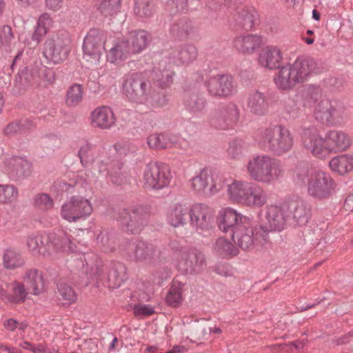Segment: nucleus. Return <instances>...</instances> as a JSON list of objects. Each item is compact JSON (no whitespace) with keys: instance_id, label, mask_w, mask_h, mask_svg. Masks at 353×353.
Listing matches in <instances>:
<instances>
[{"instance_id":"obj_15","label":"nucleus","mask_w":353,"mask_h":353,"mask_svg":"<svg viewBox=\"0 0 353 353\" xmlns=\"http://www.w3.org/2000/svg\"><path fill=\"white\" fill-rule=\"evenodd\" d=\"M190 225L197 233L206 236L210 234L213 219L210 208L203 204L196 203L189 210Z\"/></svg>"},{"instance_id":"obj_27","label":"nucleus","mask_w":353,"mask_h":353,"mask_svg":"<svg viewBox=\"0 0 353 353\" xmlns=\"http://www.w3.org/2000/svg\"><path fill=\"white\" fill-rule=\"evenodd\" d=\"M243 218H248L232 208H225L219 212L217 219L219 228L223 232L235 229L238 225L243 223Z\"/></svg>"},{"instance_id":"obj_5","label":"nucleus","mask_w":353,"mask_h":353,"mask_svg":"<svg viewBox=\"0 0 353 353\" xmlns=\"http://www.w3.org/2000/svg\"><path fill=\"white\" fill-rule=\"evenodd\" d=\"M256 142L261 149L281 156L292 149L294 138L285 127L274 125L261 129L256 137Z\"/></svg>"},{"instance_id":"obj_14","label":"nucleus","mask_w":353,"mask_h":353,"mask_svg":"<svg viewBox=\"0 0 353 353\" xmlns=\"http://www.w3.org/2000/svg\"><path fill=\"white\" fill-rule=\"evenodd\" d=\"M205 87L210 95L220 98L230 97L237 91L236 83L228 74L210 77L205 81Z\"/></svg>"},{"instance_id":"obj_29","label":"nucleus","mask_w":353,"mask_h":353,"mask_svg":"<svg viewBox=\"0 0 353 353\" xmlns=\"http://www.w3.org/2000/svg\"><path fill=\"white\" fill-rule=\"evenodd\" d=\"M267 201L265 191L260 185L252 182L241 204L250 208H261Z\"/></svg>"},{"instance_id":"obj_25","label":"nucleus","mask_w":353,"mask_h":353,"mask_svg":"<svg viewBox=\"0 0 353 353\" xmlns=\"http://www.w3.org/2000/svg\"><path fill=\"white\" fill-rule=\"evenodd\" d=\"M116 117L112 109L106 105L96 108L90 114V122L94 128L108 130L116 123Z\"/></svg>"},{"instance_id":"obj_50","label":"nucleus","mask_w":353,"mask_h":353,"mask_svg":"<svg viewBox=\"0 0 353 353\" xmlns=\"http://www.w3.org/2000/svg\"><path fill=\"white\" fill-rule=\"evenodd\" d=\"M134 13L140 18H149L152 15V6L146 0L136 2Z\"/></svg>"},{"instance_id":"obj_24","label":"nucleus","mask_w":353,"mask_h":353,"mask_svg":"<svg viewBox=\"0 0 353 353\" xmlns=\"http://www.w3.org/2000/svg\"><path fill=\"white\" fill-rule=\"evenodd\" d=\"M312 111L315 118L321 122L331 123L342 118L341 110L325 99L319 101Z\"/></svg>"},{"instance_id":"obj_40","label":"nucleus","mask_w":353,"mask_h":353,"mask_svg":"<svg viewBox=\"0 0 353 353\" xmlns=\"http://www.w3.org/2000/svg\"><path fill=\"white\" fill-rule=\"evenodd\" d=\"M85 263H83L82 270L88 279L93 280L100 275L101 262L96 256L92 258L90 255L84 256Z\"/></svg>"},{"instance_id":"obj_12","label":"nucleus","mask_w":353,"mask_h":353,"mask_svg":"<svg viewBox=\"0 0 353 353\" xmlns=\"http://www.w3.org/2000/svg\"><path fill=\"white\" fill-rule=\"evenodd\" d=\"M171 178L168 168L157 162L148 163L143 172L144 185L150 189L159 190L168 186Z\"/></svg>"},{"instance_id":"obj_28","label":"nucleus","mask_w":353,"mask_h":353,"mask_svg":"<svg viewBox=\"0 0 353 353\" xmlns=\"http://www.w3.org/2000/svg\"><path fill=\"white\" fill-rule=\"evenodd\" d=\"M263 45V39L257 34H241L233 40L234 48L239 52L251 54Z\"/></svg>"},{"instance_id":"obj_43","label":"nucleus","mask_w":353,"mask_h":353,"mask_svg":"<svg viewBox=\"0 0 353 353\" xmlns=\"http://www.w3.org/2000/svg\"><path fill=\"white\" fill-rule=\"evenodd\" d=\"M83 90L80 84L71 85L65 95V103L70 107L78 105L83 99Z\"/></svg>"},{"instance_id":"obj_19","label":"nucleus","mask_w":353,"mask_h":353,"mask_svg":"<svg viewBox=\"0 0 353 353\" xmlns=\"http://www.w3.org/2000/svg\"><path fill=\"white\" fill-rule=\"evenodd\" d=\"M265 225H261L260 229L265 232L266 236L269 232L282 230L288 221L283 203L268 206L265 212Z\"/></svg>"},{"instance_id":"obj_6","label":"nucleus","mask_w":353,"mask_h":353,"mask_svg":"<svg viewBox=\"0 0 353 353\" xmlns=\"http://www.w3.org/2000/svg\"><path fill=\"white\" fill-rule=\"evenodd\" d=\"M245 168L251 179L268 185L274 183L283 174L279 162L266 154H256L251 157L247 161Z\"/></svg>"},{"instance_id":"obj_34","label":"nucleus","mask_w":353,"mask_h":353,"mask_svg":"<svg viewBox=\"0 0 353 353\" xmlns=\"http://www.w3.org/2000/svg\"><path fill=\"white\" fill-rule=\"evenodd\" d=\"M23 283L26 290L33 294L40 293L44 288L42 274L35 269H30L26 272Z\"/></svg>"},{"instance_id":"obj_45","label":"nucleus","mask_w":353,"mask_h":353,"mask_svg":"<svg viewBox=\"0 0 353 353\" xmlns=\"http://www.w3.org/2000/svg\"><path fill=\"white\" fill-rule=\"evenodd\" d=\"M18 196V190L13 185H0V203H10Z\"/></svg>"},{"instance_id":"obj_56","label":"nucleus","mask_w":353,"mask_h":353,"mask_svg":"<svg viewBox=\"0 0 353 353\" xmlns=\"http://www.w3.org/2000/svg\"><path fill=\"white\" fill-rule=\"evenodd\" d=\"M173 72L169 69L160 70L157 74L156 82L161 88L170 86L172 83Z\"/></svg>"},{"instance_id":"obj_9","label":"nucleus","mask_w":353,"mask_h":353,"mask_svg":"<svg viewBox=\"0 0 353 353\" xmlns=\"http://www.w3.org/2000/svg\"><path fill=\"white\" fill-rule=\"evenodd\" d=\"M221 174L203 169L189 181V187L196 194L212 196L221 192Z\"/></svg>"},{"instance_id":"obj_26","label":"nucleus","mask_w":353,"mask_h":353,"mask_svg":"<svg viewBox=\"0 0 353 353\" xmlns=\"http://www.w3.org/2000/svg\"><path fill=\"white\" fill-rule=\"evenodd\" d=\"M126 250L136 260L145 263H151L157 252L152 244L143 241L130 242Z\"/></svg>"},{"instance_id":"obj_31","label":"nucleus","mask_w":353,"mask_h":353,"mask_svg":"<svg viewBox=\"0 0 353 353\" xmlns=\"http://www.w3.org/2000/svg\"><path fill=\"white\" fill-rule=\"evenodd\" d=\"M179 141V137L170 132L151 134L147 140L149 148L152 149H164L174 146Z\"/></svg>"},{"instance_id":"obj_55","label":"nucleus","mask_w":353,"mask_h":353,"mask_svg":"<svg viewBox=\"0 0 353 353\" xmlns=\"http://www.w3.org/2000/svg\"><path fill=\"white\" fill-rule=\"evenodd\" d=\"M58 292L62 299L68 303L76 300L77 296L74 290L65 283H59L58 284Z\"/></svg>"},{"instance_id":"obj_58","label":"nucleus","mask_w":353,"mask_h":353,"mask_svg":"<svg viewBox=\"0 0 353 353\" xmlns=\"http://www.w3.org/2000/svg\"><path fill=\"white\" fill-rule=\"evenodd\" d=\"M134 313L137 316H145L154 312V307L150 305L137 304L134 307Z\"/></svg>"},{"instance_id":"obj_35","label":"nucleus","mask_w":353,"mask_h":353,"mask_svg":"<svg viewBox=\"0 0 353 353\" xmlns=\"http://www.w3.org/2000/svg\"><path fill=\"white\" fill-rule=\"evenodd\" d=\"M53 23V19L49 14L43 13L41 14L37 20L32 39L37 43H40L52 28Z\"/></svg>"},{"instance_id":"obj_44","label":"nucleus","mask_w":353,"mask_h":353,"mask_svg":"<svg viewBox=\"0 0 353 353\" xmlns=\"http://www.w3.org/2000/svg\"><path fill=\"white\" fill-rule=\"evenodd\" d=\"M3 265L7 269H14L23 265L20 254L13 250H6L3 256Z\"/></svg>"},{"instance_id":"obj_3","label":"nucleus","mask_w":353,"mask_h":353,"mask_svg":"<svg viewBox=\"0 0 353 353\" xmlns=\"http://www.w3.org/2000/svg\"><path fill=\"white\" fill-rule=\"evenodd\" d=\"M293 178L298 185H305L307 194L316 199H328L336 190V182L328 172L322 170L309 169L303 163L296 166Z\"/></svg>"},{"instance_id":"obj_53","label":"nucleus","mask_w":353,"mask_h":353,"mask_svg":"<svg viewBox=\"0 0 353 353\" xmlns=\"http://www.w3.org/2000/svg\"><path fill=\"white\" fill-rule=\"evenodd\" d=\"M245 148V143L242 140H234L230 142L227 153L232 159H239L243 155Z\"/></svg>"},{"instance_id":"obj_38","label":"nucleus","mask_w":353,"mask_h":353,"mask_svg":"<svg viewBox=\"0 0 353 353\" xmlns=\"http://www.w3.org/2000/svg\"><path fill=\"white\" fill-rule=\"evenodd\" d=\"M248 106L253 113L259 115L263 114L268 108L265 95L258 91L252 93L248 98Z\"/></svg>"},{"instance_id":"obj_22","label":"nucleus","mask_w":353,"mask_h":353,"mask_svg":"<svg viewBox=\"0 0 353 353\" xmlns=\"http://www.w3.org/2000/svg\"><path fill=\"white\" fill-rule=\"evenodd\" d=\"M70 52L68 40L63 41L48 39L44 43L43 54L50 61L54 63L65 60Z\"/></svg>"},{"instance_id":"obj_36","label":"nucleus","mask_w":353,"mask_h":353,"mask_svg":"<svg viewBox=\"0 0 353 353\" xmlns=\"http://www.w3.org/2000/svg\"><path fill=\"white\" fill-rule=\"evenodd\" d=\"M189 212L188 207L182 204H176L172 207L167 214L168 223L176 228L184 225L187 214Z\"/></svg>"},{"instance_id":"obj_51","label":"nucleus","mask_w":353,"mask_h":353,"mask_svg":"<svg viewBox=\"0 0 353 353\" xmlns=\"http://www.w3.org/2000/svg\"><path fill=\"white\" fill-rule=\"evenodd\" d=\"M32 203L34 207L44 210L52 208L54 204L53 200L45 193L35 195L32 199Z\"/></svg>"},{"instance_id":"obj_7","label":"nucleus","mask_w":353,"mask_h":353,"mask_svg":"<svg viewBox=\"0 0 353 353\" xmlns=\"http://www.w3.org/2000/svg\"><path fill=\"white\" fill-rule=\"evenodd\" d=\"M121 90L128 100L139 104L147 103L152 94L150 81L144 74L139 72L125 75Z\"/></svg>"},{"instance_id":"obj_42","label":"nucleus","mask_w":353,"mask_h":353,"mask_svg":"<svg viewBox=\"0 0 353 353\" xmlns=\"http://www.w3.org/2000/svg\"><path fill=\"white\" fill-rule=\"evenodd\" d=\"M184 285L181 283H174L166 296V303L173 307H177L183 302Z\"/></svg>"},{"instance_id":"obj_11","label":"nucleus","mask_w":353,"mask_h":353,"mask_svg":"<svg viewBox=\"0 0 353 353\" xmlns=\"http://www.w3.org/2000/svg\"><path fill=\"white\" fill-rule=\"evenodd\" d=\"M175 265L183 274H196L205 268V259L200 252L182 248L176 252Z\"/></svg>"},{"instance_id":"obj_16","label":"nucleus","mask_w":353,"mask_h":353,"mask_svg":"<svg viewBox=\"0 0 353 353\" xmlns=\"http://www.w3.org/2000/svg\"><path fill=\"white\" fill-rule=\"evenodd\" d=\"M141 206L133 208L131 211L122 210L117 221L124 230L130 233L139 232L147 224V217Z\"/></svg>"},{"instance_id":"obj_17","label":"nucleus","mask_w":353,"mask_h":353,"mask_svg":"<svg viewBox=\"0 0 353 353\" xmlns=\"http://www.w3.org/2000/svg\"><path fill=\"white\" fill-rule=\"evenodd\" d=\"M103 50L104 41L102 34L97 30H90L83 41V59L91 64H97Z\"/></svg>"},{"instance_id":"obj_52","label":"nucleus","mask_w":353,"mask_h":353,"mask_svg":"<svg viewBox=\"0 0 353 353\" xmlns=\"http://www.w3.org/2000/svg\"><path fill=\"white\" fill-rule=\"evenodd\" d=\"M33 126L32 122L30 121H21L20 122L12 123L7 125L4 129V132L8 135L14 134L18 132L26 131Z\"/></svg>"},{"instance_id":"obj_62","label":"nucleus","mask_w":353,"mask_h":353,"mask_svg":"<svg viewBox=\"0 0 353 353\" xmlns=\"http://www.w3.org/2000/svg\"><path fill=\"white\" fill-rule=\"evenodd\" d=\"M285 111L290 114V117L293 119L299 116V110L294 101H290L286 105Z\"/></svg>"},{"instance_id":"obj_39","label":"nucleus","mask_w":353,"mask_h":353,"mask_svg":"<svg viewBox=\"0 0 353 353\" xmlns=\"http://www.w3.org/2000/svg\"><path fill=\"white\" fill-rule=\"evenodd\" d=\"M214 250L216 254L223 258L234 256L239 253L238 248L224 238H219L216 240Z\"/></svg>"},{"instance_id":"obj_20","label":"nucleus","mask_w":353,"mask_h":353,"mask_svg":"<svg viewBox=\"0 0 353 353\" xmlns=\"http://www.w3.org/2000/svg\"><path fill=\"white\" fill-rule=\"evenodd\" d=\"M221 190L226 188L228 199L232 203L241 204L252 182L236 179L223 174H221Z\"/></svg>"},{"instance_id":"obj_64","label":"nucleus","mask_w":353,"mask_h":353,"mask_svg":"<svg viewBox=\"0 0 353 353\" xmlns=\"http://www.w3.org/2000/svg\"><path fill=\"white\" fill-rule=\"evenodd\" d=\"M4 326L8 330L14 331L18 327V322L12 319H10L5 321Z\"/></svg>"},{"instance_id":"obj_1","label":"nucleus","mask_w":353,"mask_h":353,"mask_svg":"<svg viewBox=\"0 0 353 353\" xmlns=\"http://www.w3.org/2000/svg\"><path fill=\"white\" fill-rule=\"evenodd\" d=\"M282 61V52L274 46L263 48L258 58L261 67L279 69L274 74V82L276 88L282 90H291L296 84L307 81L316 68V63L312 59L299 57L292 63L280 67Z\"/></svg>"},{"instance_id":"obj_4","label":"nucleus","mask_w":353,"mask_h":353,"mask_svg":"<svg viewBox=\"0 0 353 353\" xmlns=\"http://www.w3.org/2000/svg\"><path fill=\"white\" fill-rule=\"evenodd\" d=\"M27 246L34 255L54 256L58 253L77 252V246L66 233L38 234L30 236Z\"/></svg>"},{"instance_id":"obj_59","label":"nucleus","mask_w":353,"mask_h":353,"mask_svg":"<svg viewBox=\"0 0 353 353\" xmlns=\"http://www.w3.org/2000/svg\"><path fill=\"white\" fill-rule=\"evenodd\" d=\"M13 39V34L10 26H5L0 32V40L2 43H8Z\"/></svg>"},{"instance_id":"obj_18","label":"nucleus","mask_w":353,"mask_h":353,"mask_svg":"<svg viewBox=\"0 0 353 353\" xmlns=\"http://www.w3.org/2000/svg\"><path fill=\"white\" fill-rule=\"evenodd\" d=\"M3 170L11 179L20 180L30 176L32 164L25 157L12 156L5 159Z\"/></svg>"},{"instance_id":"obj_13","label":"nucleus","mask_w":353,"mask_h":353,"mask_svg":"<svg viewBox=\"0 0 353 353\" xmlns=\"http://www.w3.org/2000/svg\"><path fill=\"white\" fill-rule=\"evenodd\" d=\"M301 144L316 158L325 159L330 154L325 137H323L314 127L307 128L303 130Z\"/></svg>"},{"instance_id":"obj_21","label":"nucleus","mask_w":353,"mask_h":353,"mask_svg":"<svg viewBox=\"0 0 353 353\" xmlns=\"http://www.w3.org/2000/svg\"><path fill=\"white\" fill-rule=\"evenodd\" d=\"M288 221L293 223L304 225L307 221L310 209L306 203L301 198L292 197L283 202Z\"/></svg>"},{"instance_id":"obj_61","label":"nucleus","mask_w":353,"mask_h":353,"mask_svg":"<svg viewBox=\"0 0 353 353\" xmlns=\"http://www.w3.org/2000/svg\"><path fill=\"white\" fill-rule=\"evenodd\" d=\"M64 0H45L46 6L54 12L59 11L63 6Z\"/></svg>"},{"instance_id":"obj_57","label":"nucleus","mask_w":353,"mask_h":353,"mask_svg":"<svg viewBox=\"0 0 353 353\" xmlns=\"http://www.w3.org/2000/svg\"><path fill=\"white\" fill-rule=\"evenodd\" d=\"M120 6V0H101L99 9L102 12L111 14Z\"/></svg>"},{"instance_id":"obj_41","label":"nucleus","mask_w":353,"mask_h":353,"mask_svg":"<svg viewBox=\"0 0 353 353\" xmlns=\"http://www.w3.org/2000/svg\"><path fill=\"white\" fill-rule=\"evenodd\" d=\"M322 92L319 87L309 85L304 92L303 105L311 110L319 101L322 100Z\"/></svg>"},{"instance_id":"obj_46","label":"nucleus","mask_w":353,"mask_h":353,"mask_svg":"<svg viewBox=\"0 0 353 353\" xmlns=\"http://www.w3.org/2000/svg\"><path fill=\"white\" fill-rule=\"evenodd\" d=\"M205 106V99L197 95H191L185 101L187 110L194 114L201 112Z\"/></svg>"},{"instance_id":"obj_8","label":"nucleus","mask_w":353,"mask_h":353,"mask_svg":"<svg viewBox=\"0 0 353 353\" xmlns=\"http://www.w3.org/2000/svg\"><path fill=\"white\" fill-rule=\"evenodd\" d=\"M232 237L234 242L245 250H251L267 239L265 232L261 230L260 226L254 227L250 218H243V223L233 230Z\"/></svg>"},{"instance_id":"obj_49","label":"nucleus","mask_w":353,"mask_h":353,"mask_svg":"<svg viewBox=\"0 0 353 353\" xmlns=\"http://www.w3.org/2000/svg\"><path fill=\"white\" fill-rule=\"evenodd\" d=\"M197 56V51L194 46H188L183 48L178 54V59L183 64L192 63Z\"/></svg>"},{"instance_id":"obj_60","label":"nucleus","mask_w":353,"mask_h":353,"mask_svg":"<svg viewBox=\"0 0 353 353\" xmlns=\"http://www.w3.org/2000/svg\"><path fill=\"white\" fill-rule=\"evenodd\" d=\"M78 176L80 178V181L83 183H90L94 181L97 176H94L91 171L85 170L81 171Z\"/></svg>"},{"instance_id":"obj_10","label":"nucleus","mask_w":353,"mask_h":353,"mask_svg":"<svg viewBox=\"0 0 353 353\" xmlns=\"http://www.w3.org/2000/svg\"><path fill=\"white\" fill-rule=\"evenodd\" d=\"M91 202L81 196H74L61 206V216L72 223L86 219L92 212Z\"/></svg>"},{"instance_id":"obj_33","label":"nucleus","mask_w":353,"mask_h":353,"mask_svg":"<svg viewBox=\"0 0 353 353\" xmlns=\"http://www.w3.org/2000/svg\"><path fill=\"white\" fill-rule=\"evenodd\" d=\"M131 54L129 44L123 39L117 41L109 50L107 59L112 63L119 64L127 59Z\"/></svg>"},{"instance_id":"obj_37","label":"nucleus","mask_w":353,"mask_h":353,"mask_svg":"<svg viewBox=\"0 0 353 353\" xmlns=\"http://www.w3.org/2000/svg\"><path fill=\"white\" fill-rule=\"evenodd\" d=\"M329 165L333 172L345 174L353 170V157L348 154L337 156L330 160Z\"/></svg>"},{"instance_id":"obj_63","label":"nucleus","mask_w":353,"mask_h":353,"mask_svg":"<svg viewBox=\"0 0 353 353\" xmlns=\"http://www.w3.org/2000/svg\"><path fill=\"white\" fill-rule=\"evenodd\" d=\"M343 208L347 212H352L353 210V194L347 196L344 201Z\"/></svg>"},{"instance_id":"obj_47","label":"nucleus","mask_w":353,"mask_h":353,"mask_svg":"<svg viewBox=\"0 0 353 353\" xmlns=\"http://www.w3.org/2000/svg\"><path fill=\"white\" fill-rule=\"evenodd\" d=\"M124 270V268L123 266H120L119 270L113 269L110 271L108 277L109 288H117L120 287L125 279Z\"/></svg>"},{"instance_id":"obj_30","label":"nucleus","mask_w":353,"mask_h":353,"mask_svg":"<svg viewBox=\"0 0 353 353\" xmlns=\"http://www.w3.org/2000/svg\"><path fill=\"white\" fill-rule=\"evenodd\" d=\"M330 153L345 150L351 144V140L348 135L342 131L331 130L325 135Z\"/></svg>"},{"instance_id":"obj_54","label":"nucleus","mask_w":353,"mask_h":353,"mask_svg":"<svg viewBox=\"0 0 353 353\" xmlns=\"http://www.w3.org/2000/svg\"><path fill=\"white\" fill-rule=\"evenodd\" d=\"M208 331L202 323H194L192 326L190 336L192 343H197V341L208 339Z\"/></svg>"},{"instance_id":"obj_23","label":"nucleus","mask_w":353,"mask_h":353,"mask_svg":"<svg viewBox=\"0 0 353 353\" xmlns=\"http://www.w3.org/2000/svg\"><path fill=\"white\" fill-rule=\"evenodd\" d=\"M239 119V110L234 103H230L219 108L214 118L215 125L220 129L232 128Z\"/></svg>"},{"instance_id":"obj_48","label":"nucleus","mask_w":353,"mask_h":353,"mask_svg":"<svg viewBox=\"0 0 353 353\" xmlns=\"http://www.w3.org/2000/svg\"><path fill=\"white\" fill-rule=\"evenodd\" d=\"M26 288L24 283L14 282L12 283L13 294L8 296V301L11 303H20L25 300L26 296Z\"/></svg>"},{"instance_id":"obj_2","label":"nucleus","mask_w":353,"mask_h":353,"mask_svg":"<svg viewBox=\"0 0 353 353\" xmlns=\"http://www.w3.org/2000/svg\"><path fill=\"white\" fill-rule=\"evenodd\" d=\"M107 150L119 151L117 145H110L106 148L85 141L79 146L78 157L83 166L92 165V168L97 170L99 174L105 177L109 176L112 183L120 185L123 179L120 163L110 160L107 155Z\"/></svg>"},{"instance_id":"obj_32","label":"nucleus","mask_w":353,"mask_h":353,"mask_svg":"<svg viewBox=\"0 0 353 353\" xmlns=\"http://www.w3.org/2000/svg\"><path fill=\"white\" fill-rule=\"evenodd\" d=\"M129 44V48L132 54L142 52L148 46L150 34L144 30L130 32L124 39Z\"/></svg>"}]
</instances>
